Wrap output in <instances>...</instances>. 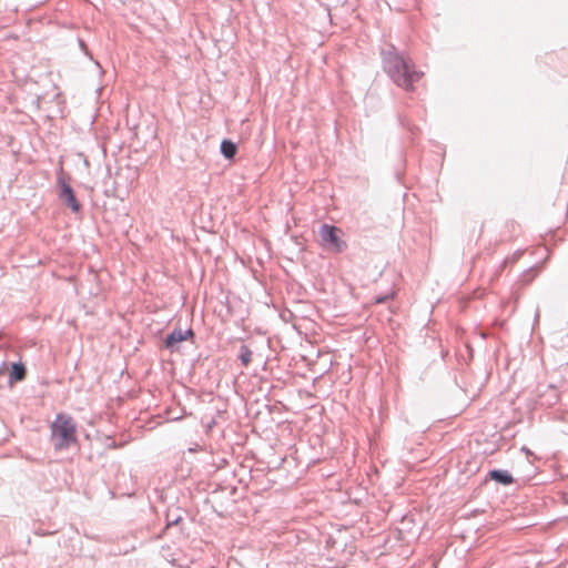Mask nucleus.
<instances>
[{
  "mask_svg": "<svg viewBox=\"0 0 568 568\" xmlns=\"http://www.w3.org/2000/svg\"><path fill=\"white\" fill-rule=\"evenodd\" d=\"M241 362L244 366H247L252 361V351L246 346L243 345L241 347V354H240Z\"/></svg>",
  "mask_w": 568,
  "mask_h": 568,
  "instance_id": "obj_9",
  "label": "nucleus"
},
{
  "mask_svg": "<svg viewBox=\"0 0 568 568\" xmlns=\"http://www.w3.org/2000/svg\"><path fill=\"white\" fill-rule=\"evenodd\" d=\"M489 478L503 485H510L514 483L513 476L506 470H491L489 473Z\"/></svg>",
  "mask_w": 568,
  "mask_h": 568,
  "instance_id": "obj_5",
  "label": "nucleus"
},
{
  "mask_svg": "<svg viewBox=\"0 0 568 568\" xmlns=\"http://www.w3.org/2000/svg\"><path fill=\"white\" fill-rule=\"evenodd\" d=\"M60 187V199L71 207L73 212H79L81 209V204L77 200L74 192L69 183H67L63 179H59L58 181Z\"/></svg>",
  "mask_w": 568,
  "mask_h": 568,
  "instance_id": "obj_4",
  "label": "nucleus"
},
{
  "mask_svg": "<svg viewBox=\"0 0 568 568\" xmlns=\"http://www.w3.org/2000/svg\"><path fill=\"white\" fill-rule=\"evenodd\" d=\"M52 438L57 449L69 447L77 440V426L72 417L59 414L51 425Z\"/></svg>",
  "mask_w": 568,
  "mask_h": 568,
  "instance_id": "obj_2",
  "label": "nucleus"
},
{
  "mask_svg": "<svg viewBox=\"0 0 568 568\" xmlns=\"http://www.w3.org/2000/svg\"><path fill=\"white\" fill-rule=\"evenodd\" d=\"M186 339V335L182 331L172 332L165 339V345L169 348L174 347L178 343Z\"/></svg>",
  "mask_w": 568,
  "mask_h": 568,
  "instance_id": "obj_8",
  "label": "nucleus"
},
{
  "mask_svg": "<svg viewBox=\"0 0 568 568\" xmlns=\"http://www.w3.org/2000/svg\"><path fill=\"white\" fill-rule=\"evenodd\" d=\"M388 297H378L376 298V303H383L384 301H386Z\"/></svg>",
  "mask_w": 568,
  "mask_h": 568,
  "instance_id": "obj_10",
  "label": "nucleus"
},
{
  "mask_svg": "<svg viewBox=\"0 0 568 568\" xmlns=\"http://www.w3.org/2000/svg\"><path fill=\"white\" fill-rule=\"evenodd\" d=\"M237 146L230 140H224L221 143V152L226 159H233L236 154Z\"/></svg>",
  "mask_w": 568,
  "mask_h": 568,
  "instance_id": "obj_6",
  "label": "nucleus"
},
{
  "mask_svg": "<svg viewBox=\"0 0 568 568\" xmlns=\"http://www.w3.org/2000/svg\"><path fill=\"white\" fill-rule=\"evenodd\" d=\"M387 69L396 84L407 91L413 90L414 83L423 77L422 72L415 70L410 60L398 55L388 59Z\"/></svg>",
  "mask_w": 568,
  "mask_h": 568,
  "instance_id": "obj_1",
  "label": "nucleus"
},
{
  "mask_svg": "<svg viewBox=\"0 0 568 568\" xmlns=\"http://www.w3.org/2000/svg\"><path fill=\"white\" fill-rule=\"evenodd\" d=\"M26 377V369L22 364L14 363L11 367L10 372V381L11 382H20Z\"/></svg>",
  "mask_w": 568,
  "mask_h": 568,
  "instance_id": "obj_7",
  "label": "nucleus"
},
{
  "mask_svg": "<svg viewBox=\"0 0 568 568\" xmlns=\"http://www.w3.org/2000/svg\"><path fill=\"white\" fill-rule=\"evenodd\" d=\"M321 246L332 253H341L346 248V242L342 239L341 229L324 224L318 231Z\"/></svg>",
  "mask_w": 568,
  "mask_h": 568,
  "instance_id": "obj_3",
  "label": "nucleus"
}]
</instances>
